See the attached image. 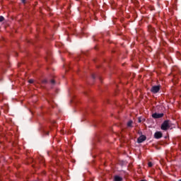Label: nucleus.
Returning a JSON list of instances; mask_svg holds the SVG:
<instances>
[{
  "label": "nucleus",
  "mask_w": 181,
  "mask_h": 181,
  "mask_svg": "<svg viewBox=\"0 0 181 181\" xmlns=\"http://www.w3.org/2000/svg\"><path fill=\"white\" fill-rule=\"evenodd\" d=\"M169 122L168 120H165L163 123L161 124V129L163 131H167L169 128Z\"/></svg>",
  "instance_id": "nucleus-1"
},
{
  "label": "nucleus",
  "mask_w": 181,
  "mask_h": 181,
  "mask_svg": "<svg viewBox=\"0 0 181 181\" xmlns=\"http://www.w3.org/2000/svg\"><path fill=\"white\" fill-rule=\"evenodd\" d=\"M160 90V86H152L151 91V93H153V94H156V93H159Z\"/></svg>",
  "instance_id": "nucleus-2"
},
{
  "label": "nucleus",
  "mask_w": 181,
  "mask_h": 181,
  "mask_svg": "<svg viewBox=\"0 0 181 181\" xmlns=\"http://www.w3.org/2000/svg\"><path fill=\"white\" fill-rule=\"evenodd\" d=\"M144 141H146V136L141 135L137 139L138 144H142Z\"/></svg>",
  "instance_id": "nucleus-3"
},
{
  "label": "nucleus",
  "mask_w": 181,
  "mask_h": 181,
  "mask_svg": "<svg viewBox=\"0 0 181 181\" xmlns=\"http://www.w3.org/2000/svg\"><path fill=\"white\" fill-rule=\"evenodd\" d=\"M162 136H163V134H162V132H156L154 134V137L156 138V139H160V138H162Z\"/></svg>",
  "instance_id": "nucleus-4"
},
{
  "label": "nucleus",
  "mask_w": 181,
  "mask_h": 181,
  "mask_svg": "<svg viewBox=\"0 0 181 181\" xmlns=\"http://www.w3.org/2000/svg\"><path fill=\"white\" fill-rule=\"evenodd\" d=\"M152 117L155 119L162 118V117H163V113H154L152 115Z\"/></svg>",
  "instance_id": "nucleus-5"
},
{
  "label": "nucleus",
  "mask_w": 181,
  "mask_h": 181,
  "mask_svg": "<svg viewBox=\"0 0 181 181\" xmlns=\"http://www.w3.org/2000/svg\"><path fill=\"white\" fill-rule=\"evenodd\" d=\"M122 177H121L118 175H116L114 177V181H122Z\"/></svg>",
  "instance_id": "nucleus-6"
},
{
  "label": "nucleus",
  "mask_w": 181,
  "mask_h": 181,
  "mask_svg": "<svg viewBox=\"0 0 181 181\" xmlns=\"http://www.w3.org/2000/svg\"><path fill=\"white\" fill-rule=\"evenodd\" d=\"M132 124H133L132 120H129V121L127 122V127H132Z\"/></svg>",
  "instance_id": "nucleus-7"
},
{
  "label": "nucleus",
  "mask_w": 181,
  "mask_h": 181,
  "mask_svg": "<svg viewBox=\"0 0 181 181\" xmlns=\"http://www.w3.org/2000/svg\"><path fill=\"white\" fill-rule=\"evenodd\" d=\"M148 168H152V166H153V164L152 163V162H148Z\"/></svg>",
  "instance_id": "nucleus-8"
},
{
  "label": "nucleus",
  "mask_w": 181,
  "mask_h": 181,
  "mask_svg": "<svg viewBox=\"0 0 181 181\" xmlns=\"http://www.w3.org/2000/svg\"><path fill=\"white\" fill-rule=\"evenodd\" d=\"M4 21H5V18H4V16H0V22H4Z\"/></svg>",
  "instance_id": "nucleus-9"
},
{
  "label": "nucleus",
  "mask_w": 181,
  "mask_h": 181,
  "mask_svg": "<svg viewBox=\"0 0 181 181\" xmlns=\"http://www.w3.org/2000/svg\"><path fill=\"white\" fill-rule=\"evenodd\" d=\"M28 83H30V84H33V79H30V80L28 81Z\"/></svg>",
  "instance_id": "nucleus-10"
},
{
  "label": "nucleus",
  "mask_w": 181,
  "mask_h": 181,
  "mask_svg": "<svg viewBox=\"0 0 181 181\" xmlns=\"http://www.w3.org/2000/svg\"><path fill=\"white\" fill-rule=\"evenodd\" d=\"M51 83H52V84H54L56 83V81H54V79H52V80H51Z\"/></svg>",
  "instance_id": "nucleus-11"
},
{
  "label": "nucleus",
  "mask_w": 181,
  "mask_h": 181,
  "mask_svg": "<svg viewBox=\"0 0 181 181\" xmlns=\"http://www.w3.org/2000/svg\"><path fill=\"white\" fill-rule=\"evenodd\" d=\"M42 83H47V80H44V81H42Z\"/></svg>",
  "instance_id": "nucleus-12"
},
{
  "label": "nucleus",
  "mask_w": 181,
  "mask_h": 181,
  "mask_svg": "<svg viewBox=\"0 0 181 181\" xmlns=\"http://www.w3.org/2000/svg\"><path fill=\"white\" fill-rule=\"evenodd\" d=\"M21 1H22L23 4H25L26 0H21Z\"/></svg>",
  "instance_id": "nucleus-13"
},
{
  "label": "nucleus",
  "mask_w": 181,
  "mask_h": 181,
  "mask_svg": "<svg viewBox=\"0 0 181 181\" xmlns=\"http://www.w3.org/2000/svg\"><path fill=\"white\" fill-rule=\"evenodd\" d=\"M178 181H181V180H178Z\"/></svg>",
  "instance_id": "nucleus-14"
}]
</instances>
